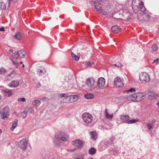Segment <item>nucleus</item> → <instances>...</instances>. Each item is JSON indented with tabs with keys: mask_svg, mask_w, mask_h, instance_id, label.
Here are the masks:
<instances>
[{
	"mask_svg": "<svg viewBox=\"0 0 159 159\" xmlns=\"http://www.w3.org/2000/svg\"><path fill=\"white\" fill-rule=\"evenodd\" d=\"M132 8L135 13L139 11H144L146 8L144 7L143 2L142 0H133Z\"/></svg>",
	"mask_w": 159,
	"mask_h": 159,
	"instance_id": "obj_1",
	"label": "nucleus"
},
{
	"mask_svg": "<svg viewBox=\"0 0 159 159\" xmlns=\"http://www.w3.org/2000/svg\"><path fill=\"white\" fill-rule=\"evenodd\" d=\"M102 3V2L100 1L95 2L94 3V7L98 13H102L103 15H106L107 14V12L104 10H108L109 6L105 7Z\"/></svg>",
	"mask_w": 159,
	"mask_h": 159,
	"instance_id": "obj_2",
	"label": "nucleus"
},
{
	"mask_svg": "<svg viewBox=\"0 0 159 159\" xmlns=\"http://www.w3.org/2000/svg\"><path fill=\"white\" fill-rule=\"evenodd\" d=\"M138 13L137 17L138 20L142 21H148L150 18V14L147 13L146 10L144 11H139Z\"/></svg>",
	"mask_w": 159,
	"mask_h": 159,
	"instance_id": "obj_3",
	"label": "nucleus"
},
{
	"mask_svg": "<svg viewBox=\"0 0 159 159\" xmlns=\"http://www.w3.org/2000/svg\"><path fill=\"white\" fill-rule=\"evenodd\" d=\"M95 81L94 78L90 77L87 79L86 80V85L87 86L88 88L92 90L97 88L95 85Z\"/></svg>",
	"mask_w": 159,
	"mask_h": 159,
	"instance_id": "obj_4",
	"label": "nucleus"
},
{
	"mask_svg": "<svg viewBox=\"0 0 159 159\" xmlns=\"http://www.w3.org/2000/svg\"><path fill=\"white\" fill-rule=\"evenodd\" d=\"M26 53L25 52L21 50L17 51V52L12 53L11 54L12 58L13 59H20L25 57Z\"/></svg>",
	"mask_w": 159,
	"mask_h": 159,
	"instance_id": "obj_5",
	"label": "nucleus"
},
{
	"mask_svg": "<svg viewBox=\"0 0 159 159\" xmlns=\"http://www.w3.org/2000/svg\"><path fill=\"white\" fill-rule=\"evenodd\" d=\"M82 118L86 124L91 123L93 120L92 116L87 113H84L83 114Z\"/></svg>",
	"mask_w": 159,
	"mask_h": 159,
	"instance_id": "obj_6",
	"label": "nucleus"
},
{
	"mask_svg": "<svg viewBox=\"0 0 159 159\" xmlns=\"http://www.w3.org/2000/svg\"><path fill=\"white\" fill-rule=\"evenodd\" d=\"M68 136L63 132H58L55 135L56 139L61 140L63 141H67Z\"/></svg>",
	"mask_w": 159,
	"mask_h": 159,
	"instance_id": "obj_7",
	"label": "nucleus"
},
{
	"mask_svg": "<svg viewBox=\"0 0 159 159\" xmlns=\"http://www.w3.org/2000/svg\"><path fill=\"white\" fill-rule=\"evenodd\" d=\"M139 79L143 83L148 82L150 80V76L147 73H143L140 75Z\"/></svg>",
	"mask_w": 159,
	"mask_h": 159,
	"instance_id": "obj_8",
	"label": "nucleus"
},
{
	"mask_svg": "<svg viewBox=\"0 0 159 159\" xmlns=\"http://www.w3.org/2000/svg\"><path fill=\"white\" fill-rule=\"evenodd\" d=\"M19 146L20 148L22 149L23 150H25L27 147V142L25 139H21L18 143Z\"/></svg>",
	"mask_w": 159,
	"mask_h": 159,
	"instance_id": "obj_9",
	"label": "nucleus"
},
{
	"mask_svg": "<svg viewBox=\"0 0 159 159\" xmlns=\"http://www.w3.org/2000/svg\"><path fill=\"white\" fill-rule=\"evenodd\" d=\"M114 84L115 86L118 87H122L124 86L122 80L119 77H117L115 79Z\"/></svg>",
	"mask_w": 159,
	"mask_h": 159,
	"instance_id": "obj_10",
	"label": "nucleus"
},
{
	"mask_svg": "<svg viewBox=\"0 0 159 159\" xmlns=\"http://www.w3.org/2000/svg\"><path fill=\"white\" fill-rule=\"evenodd\" d=\"M79 98V96L77 95H69L68 100L65 101V102H73L77 101Z\"/></svg>",
	"mask_w": 159,
	"mask_h": 159,
	"instance_id": "obj_11",
	"label": "nucleus"
},
{
	"mask_svg": "<svg viewBox=\"0 0 159 159\" xmlns=\"http://www.w3.org/2000/svg\"><path fill=\"white\" fill-rule=\"evenodd\" d=\"M136 96L137 102L142 100L145 98L146 93H144L137 92L135 93Z\"/></svg>",
	"mask_w": 159,
	"mask_h": 159,
	"instance_id": "obj_12",
	"label": "nucleus"
},
{
	"mask_svg": "<svg viewBox=\"0 0 159 159\" xmlns=\"http://www.w3.org/2000/svg\"><path fill=\"white\" fill-rule=\"evenodd\" d=\"M105 81L103 78L100 77L98 79L97 84L99 88L103 87L105 86Z\"/></svg>",
	"mask_w": 159,
	"mask_h": 159,
	"instance_id": "obj_13",
	"label": "nucleus"
},
{
	"mask_svg": "<svg viewBox=\"0 0 159 159\" xmlns=\"http://www.w3.org/2000/svg\"><path fill=\"white\" fill-rule=\"evenodd\" d=\"M72 144L74 146L77 147L78 148H80L82 147L83 142L79 139H77L73 141Z\"/></svg>",
	"mask_w": 159,
	"mask_h": 159,
	"instance_id": "obj_14",
	"label": "nucleus"
},
{
	"mask_svg": "<svg viewBox=\"0 0 159 159\" xmlns=\"http://www.w3.org/2000/svg\"><path fill=\"white\" fill-rule=\"evenodd\" d=\"M130 118L129 116L126 115H122L120 116V119L123 123L128 124Z\"/></svg>",
	"mask_w": 159,
	"mask_h": 159,
	"instance_id": "obj_15",
	"label": "nucleus"
},
{
	"mask_svg": "<svg viewBox=\"0 0 159 159\" xmlns=\"http://www.w3.org/2000/svg\"><path fill=\"white\" fill-rule=\"evenodd\" d=\"M148 97L150 99H157L158 98V96L154 92H151L148 93Z\"/></svg>",
	"mask_w": 159,
	"mask_h": 159,
	"instance_id": "obj_16",
	"label": "nucleus"
},
{
	"mask_svg": "<svg viewBox=\"0 0 159 159\" xmlns=\"http://www.w3.org/2000/svg\"><path fill=\"white\" fill-rule=\"evenodd\" d=\"M111 30L113 33H117L121 31V29L120 26L114 25L112 27Z\"/></svg>",
	"mask_w": 159,
	"mask_h": 159,
	"instance_id": "obj_17",
	"label": "nucleus"
},
{
	"mask_svg": "<svg viewBox=\"0 0 159 159\" xmlns=\"http://www.w3.org/2000/svg\"><path fill=\"white\" fill-rule=\"evenodd\" d=\"M46 71V70L44 67H40L39 69H38L37 71V74L39 75L42 76L43 75Z\"/></svg>",
	"mask_w": 159,
	"mask_h": 159,
	"instance_id": "obj_18",
	"label": "nucleus"
},
{
	"mask_svg": "<svg viewBox=\"0 0 159 159\" xmlns=\"http://www.w3.org/2000/svg\"><path fill=\"white\" fill-rule=\"evenodd\" d=\"M19 84V82L17 80H13L9 84V86L10 87L16 88Z\"/></svg>",
	"mask_w": 159,
	"mask_h": 159,
	"instance_id": "obj_19",
	"label": "nucleus"
},
{
	"mask_svg": "<svg viewBox=\"0 0 159 159\" xmlns=\"http://www.w3.org/2000/svg\"><path fill=\"white\" fill-rule=\"evenodd\" d=\"M136 96L135 93L127 97V99L128 101H132L137 102Z\"/></svg>",
	"mask_w": 159,
	"mask_h": 159,
	"instance_id": "obj_20",
	"label": "nucleus"
},
{
	"mask_svg": "<svg viewBox=\"0 0 159 159\" xmlns=\"http://www.w3.org/2000/svg\"><path fill=\"white\" fill-rule=\"evenodd\" d=\"M115 138L114 136L111 137L109 140H108L107 141H106L104 143L105 145H106V146H108L110 145L112 143H113L114 140L115 139Z\"/></svg>",
	"mask_w": 159,
	"mask_h": 159,
	"instance_id": "obj_21",
	"label": "nucleus"
},
{
	"mask_svg": "<svg viewBox=\"0 0 159 159\" xmlns=\"http://www.w3.org/2000/svg\"><path fill=\"white\" fill-rule=\"evenodd\" d=\"M90 134L91 135V138L93 139L94 140H96L98 137V135L97 133L95 131H93L90 132Z\"/></svg>",
	"mask_w": 159,
	"mask_h": 159,
	"instance_id": "obj_22",
	"label": "nucleus"
},
{
	"mask_svg": "<svg viewBox=\"0 0 159 159\" xmlns=\"http://www.w3.org/2000/svg\"><path fill=\"white\" fill-rule=\"evenodd\" d=\"M18 120L16 119H15L14 121L12 122V126L10 128L11 131L13 130L17 126V125Z\"/></svg>",
	"mask_w": 159,
	"mask_h": 159,
	"instance_id": "obj_23",
	"label": "nucleus"
},
{
	"mask_svg": "<svg viewBox=\"0 0 159 159\" xmlns=\"http://www.w3.org/2000/svg\"><path fill=\"white\" fill-rule=\"evenodd\" d=\"M59 97L61 98L63 97L65 98L63 100V101L65 102V101L68 100L69 95L67 94L63 93L59 94Z\"/></svg>",
	"mask_w": 159,
	"mask_h": 159,
	"instance_id": "obj_24",
	"label": "nucleus"
},
{
	"mask_svg": "<svg viewBox=\"0 0 159 159\" xmlns=\"http://www.w3.org/2000/svg\"><path fill=\"white\" fill-rule=\"evenodd\" d=\"M3 94L5 95L10 97L12 95L13 93L10 90L6 89Z\"/></svg>",
	"mask_w": 159,
	"mask_h": 159,
	"instance_id": "obj_25",
	"label": "nucleus"
},
{
	"mask_svg": "<svg viewBox=\"0 0 159 159\" xmlns=\"http://www.w3.org/2000/svg\"><path fill=\"white\" fill-rule=\"evenodd\" d=\"M105 115L106 117L108 119H112L113 117V114H109L107 110V109H106L105 110Z\"/></svg>",
	"mask_w": 159,
	"mask_h": 159,
	"instance_id": "obj_26",
	"label": "nucleus"
},
{
	"mask_svg": "<svg viewBox=\"0 0 159 159\" xmlns=\"http://www.w3.org/2000/svg\"><path fill=\"white\" fill-rule=\"evenodd\" d=\"M0 114H1V117L2 119H5L6 118H8L9 114V113H6L5 112H2L0 110Z\"/></svg>",
	"mask_w": 159,
	"mask_h": 159,
	"instance_id": "obj_27",
	"label": "nucleus"
},
{
	"mask_svg": "<svg viewBox=\"0 0 159 159\" xmlns=\"http://www.w3.org/2000/svg\"><path fill=\"white\" fill-rule=\"evenodd\" d=\"M25 112H26L27 114L28 113L32 114H34V111L33 109L32 108L30 107H28L25 108V109L24 110Z\"/></svg>",
	"mask_w": 159,
	"mask_h": 159,
	"instance_id": "obj_28",
	"label": "nucleus"
},
{
	"mask_svg": "<svg viewBox=\"0 0 159 159\" xmlns=\"http://www.w3.org/2000/svg\"><path fill=\"white\" fill-rule=\"evenodd\" d=\"M84 97L87 99H92L94 98V95L92 94H88L84 95Z\"/></svg>",
	"mask_w": 159,
	"mask_h": 159,
	"instance_id": "obj_29",
	"label": "nucleus"
},
{
	"mask_svg": "<svg viewBox=\"0 0 159 159\" xmlns=\"http://www.w3.org/2000/svg\"><path fill=\"white\" fill-rule=\"evenodd\" d=\"M9 108L8 107H5L3 108V109L1 111L2 112H5V113H9Z\"/></svg>",
	"mask_w": 159,
	"mask_h": 159,
	"instance_id": "obj_30",
	"label": "nucleus"
},
{
	"mask_svg": "<svg viewBox=\"0 0 159 159\" xmlns=\"http://www.w3.org/2000/svg\"><path fill=\"white\" fill-rule=\"evenodd\" d=\"M71 56L73 59L75 60L76 61H78L79 59V57L76 56L73 52H71Z\"/></svg>",
	"mask_w": 159,
	"mask_h": 159,
	"instance_id": "obj_31",
	"label": "nucleus"
},
{
	"mask_svg": "<svg viewBox=\"0 0 159 159\" xmlns=\"http://www.w3.org/2000/svg\"><path fill=\"white\" fill-rule=\"evenodd\" d=\"M10 59L12 61V62L14 66H15L16 67H18L19 65V63L17 61H14V60H16V59H13L12 58V57L11 56Z\"/></svg>",
	"mask_w": 159,
	"mask_h": 159,
	"instance_id": "obj_32",
	"label": "nucleus"
},
{
	"mask_svg": "<svg viewBox=\"0 0 159 159\" xmlns=\"http://www.w3.org/2000/svg\"><path fill=\"white\" fill-rule=\"evenodd\" d=\"M50 155L48 153H45L42 155L43 159H50Z\"/></svg>",
	"mask_w": 159,
	"mask_h": 159,
	"instance_id": "obj_33",
	"label": "nucleus"
},
{
	"mask_svg": "<svg viewBox=\"0 0 159 159\" xmlns=\"http://www.w3.org/2000/svg\"><path fill=\"white\" fill-rule=\"evenodd\" d=\"M96 149L94 148H92L89 150V153L91 155L94 154L96 152Z\"/></svg>",
	"mask_w": 159,
	"mask_h": 159,
	"instance_id": "obj_34",
	"label": "nucleus"
},
{
	"mask_svg": "<svg viewBox=\"0 0 159 159\" xmlns=\"http://www.w3.org/2000/svg\"><path fill=\"white\" fill-rule=\"evenodd\" d=\"M14 37L15 38L18 40H20L21 39V34L19 32L16 33Z\"/></svg>",
	"mask_w": 159,
	"mask_h": 159,
	"instance_id": "obj_35",
	"label": "nucleus"
},
{
	"mask_svg": "<svg viewBox=\"0 0 159 159\" xmlns=\"http://www.w3.org/2000/svg\"><path fill=\"white\" fill-rule=\"evenodd\" d=\"M139 120L138 119H132L131 120H130V119L129 120L128 122V124H132L135 123L138 121H139Z\"/></svg>",
	"mask_w": 159,
	"mask_h": 159,
	"instance_id": "obj_36",
	"label": "nucleus"
},
{
	"mask_svg": "<svg viewBox=\"0 0 159 159\" xmlns=\"http://www.w3.org/2000/svg\"><path fill=\"white\" fill-rule=\"evenodd\" d=\"M14 74L12 72H11L10 74L8 75L7 76V79L8 80H11L14 76Z\"/></svg>",
	"mask_w": 159,
	"mask_h": 159,
	"instance_id": "obj_37",
	"label": "nucleus"
},
{
	"mask_svg": "<svg viewBox=\"0 0 159 159\" xmlns=\"http://www.w3.org/2000/svg\"><path fill=\"white\" fill-rule=\"evenodd\" d=\"M40 104V101L38 100H34L33 102V105L36 106L38 107Z\"/></svg>",
	"mask_w": 159,
	"mask_h": 159,
	"instance_id": "obj_38",
	"label": "nucleus"
},
{
	"mask_svg": "<svg viewBox=\"0 0 159 159\" xmlns=\"http://www.w3.org/2000/svg\"><path fill=\"white\" fill-rule=\"evenodd\" d=\"M7 72V70L6 69L2 67L0 68V74H4Z\"/></svg>",
	"mask_w": 159,
	"mask_h": 159,
	"instance_id": "obj_39",
	"label": "nucleus"
},
{
	"mask_svg": "<svg viewBox=\"0 0 159 159\" xmlns=\"http://www.w3.org/2000/svg\"><path fill=\"white\" fill-rule=\"evenodd\" d=\"M135 91V89L132 88L130 89L129 90H126L125 91V92H126L128 93H129V92H131V93H133Z\"/></svg>",
	"mask_w": 159,
	"mask_h": 159,
	"instance_id": "obj_40",
	"label": "nucleus"
},
{
	"mask_svg": "<svg viewBox=\"0 0 159 159\" xmlns=\"http://www.w3.org/2000/svg\"><path fill=\"white\" fill-rule=\"evenodd\" d=\"M27 114L26 112H25L24 110L23 111L20 113V115L21 117H22L23 118H24L26 116Z\"/></svg>",
	"mask_w": 159,
	"mask_h": 159,
	"instance_id": "obj_41",
	"label": "nucleus"
},
{
	"mask_svg": "<svg viewBox=\"0 0 159 159\" xmlns=\"http://www.w3.org/2000/svg\"><path fill=\"white\" fill-rule=\"evenodd\" d=\"M152 50L156 51L157 49V46L156 44H153L152 45Z\"/></svg>",
	"mask_w": 159,
	"mask_h": 159,
	"instance_id": "obj_42",
	"label": "nucleus"
},
{
	"mask_svg": "<svg viewBox=\"0 0 159 159\" xmlns=\"http://www.w3.org/2000/svg\"><path fill=\"white\" fill-rule=\"evenodd\" d=\"M147 127L149 130H151L153 129V127L154 126V125L153 124H148L147 125Z\"/></svg>",
	"mask_w": 159,
	"mask_h": 159,
	"instance_id": "obj_43",
	"label": "nucleus"
},
{
	"mask_svg": "<svg viewBox=\"0 0 159 159\" xmlns=\"http://www.w3.org/2000/svg\"><path fill=\"white\" fill-rule=\"evenodd\" d=\"M113 66H115V67H121L122 66V65L121 64L120 62H118L116 64H113Z\"/></svg>",
	"mask_w": 159,
	"mask_h": 159,
	"instance_id": "obj_44",
	"label": "nucleus"
},
{
	"mask_svg": "<svg viewBox=\"0 0 159 159\" xmlns=\"http://www.w3.org/2000/svg\"><path fill=\"white\" fill-rule=\"evenodd\" d=\"M77 156H80V157L79 158H76V159H83L82 157V156H83V154L81 153H78L77 154Z\"/></svg>",
	"mask_w": 159,
	"mask_h": 159,
	"instance_id": "obj_45",
	"label": "nucleus"
},
{
	"mask_svg": "<svg viewBox=\"0 0 159 159\" xmlns=\"http://www.w3.org/2000/svg\"><path fill=\"white\" fill-rule=\"evenodd\" d=\"M94 63L92 61H89L87 62V65L88 66L90 67L91 66L92 64H93Z\"/></svg>",
	"mask_w": 159,
	"mask_h": 159,
	"instance_id": "obj_46",
	"label": "nucleus"
},
{
	"mask_svg": "<svg viewBox=\"0 0 159 159\" xmlns=\"http://www.w3.org/2000/svg\"><path fill=\"white\" fill-rule=\"evenodd\" d=\"M6 89V88H4L3 86H0V90L3 93H4Z\"/></svg>",
	"mask_w": 159,
	"mask_h": 159,
	"instance_id": "obj_47",
	"label": "nucleus"
},
{
	"mask_svg": "<svg viewBox=\"0 0 159 159\" xmlns=\"http://www.w3.org/2000/svg\"><path fill=\"white\" fill-rule=\"evenodd\" d=\"M18 101L19 102H25L26 101V99L24 98H20L18 99Z\"/></svg>",
	"mask_w": 159,
	"mask_h": 159,
	"instance_id": "obj_48",
	"label": "nucleus"
},
{
	"mask_svg": "<svg viewBox=\"0 0 159 159\" xmlns=\"http://www.w3.org/2000/svg\"><path fill=\"white\" fill-rule=\"evenodd\" d=\"M159 61V58H157L155 60H154L152 62V63L153 64H155L156 65H157L158 64Z\"/></svg>",
	"mask_w": 159,
	"mask_h": 159,
	"instance_id": "obj_49",
	"label": "nucleus"
},
{
	"mask_svg": "<svg viewBox=\"0 0 159 159\" xmlns=\"http://www.w3.org/2000/svg\"><path fill=\"white\" fill-rule=\"evenodd\" d=\"M13 0H8V7H10V6L11 5V2Z\"/></svg>",
	"mask_w": 159,
	"mask_h": 159,
	"instance_id": "obj_50",
	"label": "nucleus"
},
{
	"mask_svg": "<svg viewBox=\"0 0 159 159\" xmlns=\"http://www.w3.org/2000/svg\"><path fill=\"white\" fill-rule=\"evenodd\" d=\"M77 149L76 148H74V149H70V150H68V151H70V152H73V151H75V150H76Z\"/></svg>",
	"mask_w": 159,
	"mask_h": 159,
	"instance_id": "obj_51",
	"label": "nucleus"
},
{
	"mask_svg": "<svg viewBox=\"0 0 159 159\" xmlns=\"http://www.w3.org/2000/svg\"><path fill=\"white\" fill-rule=\"evenodd\" d=\"M5 30L4 28L3 27H1L0 28V31H4Z\"/></svg>",
	"mask_w": 159,
	"mask_h": 159,
	"instance_id": "obj_52",
	"label": "nucleus"
},
{
	"mask_svg": "<svg viewBox=\"0 0 159 159\" xmlns=\"http://www.w3.org/2000/svg\"><path fill=\"white\" fill-rule=\"evenodd\" d=\"M54 143H55V144H56L57 145H59V143L57 142L56 140H54Z\"/></svg>",
	"mask_w": 159,
	"mask_h": 159,
	"instance_id": "obj_53",
	"label": "nucleus"
},
{
	"mask_svg": "<svg viewBox=\"0 0 159 159\" xmlns=\"http://www.w3.org/2000/svg\"><path fill=\"white\" fill-rule=\"evenodd\" d=\"M9 51L11 52H13V50L12 49H10L9 50Z\"/></svg>",
	"mask_w": 159,
	"mask_h": 159,
	"instance_id": "obj_54",
	"label": "nucleus"
},
{
	"mask_svg": "<svg viewBox=\"0 0 159 159\" xmlns=\"http://www.w3.org/2000/svg\"><path fill=\"white\" fill-rule=\"evenodd\" d=\"M48 98L46 97H44L42 99V100H46Z\"/></svg>",
	"mask_w": 159,
	"mask_h": 159,
	"instance_id": "obj_55",
	"label": "nucleus"
},
{
	"mask_svg": "<svg viewBox=\"0 0 159 159\" xmlns=\"http://www.w3.org/2000/svg\"><path fill=\"white\" fill-rule=\"evenodd\" d=\"M40 85L39 83L38 85H37L36 87L39 88V86H40Z\"/></svg>",
	"mask_w": 159,
	"mask_h": 159,
	"instance_id": "obj_56",
	"label": "nucleus"
},
{
	"mask_svg": "<svg viewBox=\"0 0 159 159\" xmlns=\"http://www.w3.org/2000/svg\"><path fill=\"white\" fill-rule=\"evenodd\" d=\"M156 105L158 107H159V101L157 103Z\"/></svg>",
	"mask_w": 159,
	"mask_h": 159,
	"instance_id": "obj_57",
	"label": "nucleus"
},
{
	"mask_svg": "<svg viewBox=\"0 0 159 159\" xmlns=\"http://www.w3.org/2000/svg\"><path fill=\"white\" fill-rule=\"evenodd\" d=\"M126 15H128V16H127V18H127L129 17V14L128 13L127 14V13H126Z\"/></svg>",
	"mask_w": 159,
	"mask_h": 159,
	"instance_id": "obj_58",
	"label": "nucleus"
},
{
	"mask_svg": "<svg viewBox=\"0 0 159 159\" xmlns=\"http://www.w3.org/2000/svg\"><path fill=\"white\" fill-rule=\"evenodd\" d=\"M22 67H23V68H24L25 67V65H24V64H23V65H22Z\"/></svg>",
	"mask_w": 159,
	"mask_h": 159,
	"instance_id": "obj_59",
	"label": "nucleus"
},
{
	"mask_svg": "<svg viewBox=\"0 0 159 159\" xmlns=\"http://www.w3.org/2000/svg\"><path fill=\"white\" fill-rule=\"evenodd\" d=\"M20 63L22 64L23 63V62L22 61H20Z\"/></svg>",
	"mask_w": 159,
	"mask_h": 159,
	"instance_id": "obj_60",
	"label": "nucleus"
},
{
	"mask_svg": "<svg viewBox=\"0 0 159 159\" xmlns=\"http://www.w3.org/2000/svg\"><path fill=\"white\" fill-rule=\"evenodd\" d=\"M88 159H93L92 157H90V158H89Z\"/></svg>",
	"mask_w": 159,
	"mask_h": 159,
	"instance_id": "obj_61",
	"label": "nucleus"
},
{
	"mask_svg": "<svg viewBox=\"0 0 159 159\" xmlns=\"http://www.w3.org/2000/svg\"><path fill=\"white\" fill-rule=\"evenodd\" d=\"M125 13L124 12H123V15L124 16V14H125Z\"/></svg>",
	"mask_w": 159,
	"mask_h": 159,
	"instance_id": "obj_62",
	"label": "nucleus"
},
{
	"mask_svg": "<svg viewBox=\"0 0 159 159\" xmlns=\"http://www.w3.org/2000/svg\"><path fill=\"white\" fill-rule=\"evenodd\" d=\"M0 133H1V132H2V130H1V129H0Z\"/></svg>",
	"mask_w": 159,
	"mask_h": 159,
	"instance_id": "obj_63",
	"label": "nucleus"
},
{
	"mask_svg": "<svg viewBox=\"0 0 159 159\" xmlns=\"http://www.w3.org/2000/svg\"><path fill=\"white\" fill-rule=\"evenodd\" d=\"M1 95H0V99H1Z\"/></svg>",
	"mask_w": 159,
	"mask_h": 159,
	"instance_id": "obj_64",
	"label": "nucleus"
}]
</instances>
